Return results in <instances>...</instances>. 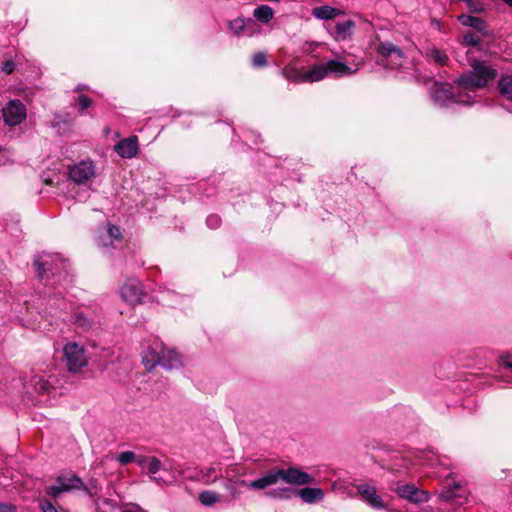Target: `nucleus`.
Segmentation results:
<instances>
[{
	"instance_id": "5701e85b",
	"label": "nucleus",
	"mask_w": 512,
	"mask_h": 512,
	"mask_svg": "<svg viewBox=\"0 0 512 512\" xmlns=\"http://www.w3.org/2000/svg\"><path fill=\"white\" fill-rule=\"evenodd\" d=\"M340 11L328 5L315 7L312 10V15L318 19L330 20L339 15Z\"/></svg>"
},
{
	"instance_id": "a878e982",
	"label": "nucleus",
	"mask_w": 512,
	"mask_h": 512,
	"mask_svg": "<svg viewBox=\"0 0 512 512\" xmlns=\"http://www.w3.org/2000/svg\"><path fill=\"white\" fill-rule=\"evenodd\" d=\"M97 512H117L118 503L110 498H102L94 504Z\"/></svg>"
},
{
	"instance_id": "e433bc0d",
	"label": "nucleus",
	"mask_w": 512,
	"mask_h": 512,
	"mask_svg": "<svg viewBox=\"0 0 512 512\" xmlns=\"http://www.w3.org/2000/svg\"><path fill=\"white\" fill-rule=\"evenodd\" d=\"M39 509L42 512H58L57 508L48 499L42 498L38 502Z\"/></svg>"
},
{
	"instance_id": "c756f323",
	"label": "nucleus",
	"mask_w": 512,
	"mask_h": 512,
	"mask_svg": "<svg viewBox=\"0 0 512 512\" xmlns=\"http://www.w3.org/2000/svg\"><path fill=\"white\" fill-rule=\"evenodd\" d=\"M31 384L34 386V389L40 394H49L52 389L51 385L41 376L32 377Z\"/></svg>"
},
{
	"instance_id": "c85d7f7f",
	"label": "nucleus",
	"mask_w": 512,
	"mask_h": 512,
	"mask_svg": "<svg viewBox=\"0 0 512 512\" xmlns=\"http://www.w3.org/2000/svg\"><path fill=\"white\" fill-rule=\"evenodd\" d=\"M199 501L204 506H213L220 501V495L215 491L206 490L199 494Z\"/></svg>"
},
{
	"instance_id": "4be33fe9",
	"label": "nucleus",
	"mask_w": 512,
	"mask_h": 512,
	"mask_svg": "<svg viewBox=\"0 0 512 512\" xmlns=\"http://www.w3.org/2000/svg\"><path fill=\"white\" fill-rule=\"evenodd\" d=\"M282 75L285 79L296 82V83H303L306 82V75L305 72L300 71L295 66L288 65L283 68Z\"/></svg>"
},
{
	"instance_id": "423d86ee",
	"label": "nucleus",
	"mask_w": 512,
	"mask_h": 512,
	"mask_svg": "<svg viewBox=\"0 0 512 512\" xmlns=\"http://www.w3.org/2000/svg\"><path fill=\"white\" fill-rule=\"evenodd\" d=\"M4 122L8 126L20 125L27 116L25 105L18 99L10 100L2 109Z\"/></svg>"
},
{
	"instance_id": "72a5a7b5",
	"label": "nucleus",
	"mask_w": 512,
	"mask_h": 512,
	"mask_svg": "<svg viewBox=\"0 0 512 512\" xmlns=\"http://www.w3.org/2000/svg\"><path fill=\"white\" fill-rule=\"evenodd\" d=\"M135 457L136 455L134 452L124 451L117 456V460L119 461L120 464L126 465L133 462L135 460Z\"/></svg>"
},
{
	"instance_id": "6e6552de",
	"label": "nucleus",
	"mask_w": 512,
	"mask_h": 512,
	"mask_svg": "<svg viewBox=\"0 0 512 512\" xmlns=\"http://www.w3.org/2000/svg\"><path fill=\"white\" fill-rule=\"evenodd\" d=\"M34 266L36 267L38 277L43 279L47 271L54 274V270H58L60 266L64 267V261L58 255L43 253L37 256Z\"/></svg>"
},
{
	"instance_id": "c9c22d12",
	"label": "nucleus",
	"mask_w": 512,
	"mask_h": 512,
	"mask_svg": "<svg viewBox=\"0 0 512 512\" xmlns=\"http://www.w3.org/2000/svg\"><path fill=\"white\" fill-rule=\"evenodd\" d=\"M107 236L110 239L109 244H113L114 240L119 241L121 238V232L119 227L111 225L108 227Z\"/></svg>"
},
{
	"instance_id": "4c0bfd02",
	"label": "nucleus",
	"mask_w": 512,
	"mask_h": 512,
	"mask_svg": "<svg viewBox=\"0 0 512 512\" xmlns=\"http://www.w3.org/2000/svg\"><path fill=\"white\" fill-rule=\"evenodd\" d=\"M472 13H480L484 10V6L481 2L475 0H464Z\"/></svg>"
},
{
	"instance_id": "a211bd4d",
	"label": "nucleus",
	"mask_w": 512,
	"mask_h": 512,
	"mask_svg": "<svg viewBox=\"0 0 512 512\" xmlns=\"http://www.w3.org/2000/svg\"><path fill=\"white\" fill-rule=\"evenodd\" d=\"M297 495L304 503L313 504L324 499V491L321 488L305 487L297 491Z\"/></svg>"
},
{
	"instance_id": "58836bf2",
	"label": "nucleus",
	"mask_w": 512,
	"mask_h": 512,
	"mask_svg": "<svg viewBox=\"0 0 512 512\" xmlns=\"http://www.w3.org/2000/svg\"><path fill=\"white\" fill-rule=\"evenodd\" d=\"M252 63L255 67H263L267 64L266 54L263 52H258L254 54L252 58Z\"/></svg>"
},
{
	"instance_id": "473e14b6",
	"label": "nucleus",
	"mask_w": 512,
	"mask_h": 512,
	"mask_svg": "<svg viewBox=\"0 0 512 512\" xmlns=\"http://www.w3.org/2000/svg\"><path fill=\"white\" fill-rule=\"evenodd\" d=\"M72 118L70 117L69 114H65V115H58L56 114L53 118V120L51 121L52 123V126L54 127H57V126H60L61 123L67 125V126H70L72 124Z\"/></svg>"
},
{
	"instance_id": "bb28decb",
	"label": "nucleus",
	"mask_w": 512,
	"mask_h": 512,
	"mask_svg": "<svg viewBox=\"0 0 512 512\" xmlns=\"http://www.w3.org/2000/svg\"><path fill=\"white\" fill-rule=\"evenodd\" d=\"M355 27V23L352 20H346L343 22H338L336 24V33L340 39H346L351 35L353 28Z\"/></svg>"
},
{
	"instance_id": "7c9ffc66",
	"label": "nucleus",
	"mask_w": 512,
	"mask_h": 512,
	"mask_svg": "<svg viewBox=\"0 0 512 512\" xmlns=\"http://www.w3.org/2000/svg\"><path fill=\"white\" fill-rule=\"evenodd\" d=\"M294 491L288 487L273 489L266 492V495L273 499H288Z\"/></svg>"
},
{
	"instance_id": "6ab92c4d",
	"label": "nucleus",
	"mask_w": 512,
	"mask_h": 512,
	"mask_svg": "<svg viewBox=\"0 0 512 512\" xmlns=\"http://www.w3.org/2000/svg\"><path fill=\"white\" fill-rule=\"evenodd\" d=\"M56 482L61 485L65 492L80 490L84 487L83 481L76 475H61L57 477Z\"/></svg>"
},
{
	"instance_id": "f704fd0d",
	"label": "nucleus",
	"mask_w": 512,
	"mask_h": 512,
	"mask_svg": "<svg viewBox=\"0 0 512 512\" xmlns=\"http://www.w3.org/2000/svg\"><path fill=\"white\" fill-rule=\"evenodd\" d=\"M45 492L48 496L52 498H57L60 494L64 493L65 491L61 487V485L56 482L55 485H50L46 487Z\"/></svg>"
},
{
	"instance_id": "37998d69",
	"label": "nucleus",
	"mask_w": 512,
	"mask_h": 512,
	"mask_svg": "<svg viewBox=\"0 0 512 512\" xmlns=\"http://www.w3.org/2000/svg\"><path fill=\"white\" fill-rule=\"evenodd\" d=\"M0 512H16V508L10 504L0 503Z\"/></svg>"
},
{
	"instance_id": "0eeeda50",
	"label": "nucleus",
	"mask_w": 512,
	"mask_h": 512,
	"mask_svg": "<svg viewBox=\"0 0 512 512\" xmlns=\"http://www.w3.org/2000/svg\"><path fill=\"white\" fill-rule=\"evenodd\" d=\"M378 53L382 57V62L392 69L401 67L405 60L403 51L392 43H381L377 48Z\"/></svg>"
},
{
	"instance_id": "9d476101",
	"label": "nucleus",
	"mask_w": 512,
	"mask_h": 512,
	"mask_svg": "<svg viewBox=\"0 0 512 512\" xmlns=\"http://www.w3.org/2000/svg\"><path fill=\"white\" fill-rule=\"evenodd\" d=\"M361 498L375 509H384L385 503L377 493L376 487L369 483H361L356 486Z\"/></svg>"
},
{
	"instance_id": "2eb2a0df",
	"label": "nucleus",
	"mask_w": 512,
	"mask_h": 512,
	"mask_svg": "<svg viewBox=\"0 0 512 512\" xmlns=\"http://www.w3.org/2000/svg\"><path fill=\"white\" fill-rule=\"evenodd\" d=\"M115 151L122 158H133L138 152V138L136 136H130L119 141L115 147Z\"/></svg>"
},
{
	"instance_id": "c03bdc74",
	"label": "nucleus",
	"mask_w": 512,
	"mask_h": 512,
	"mask_svg": "<svg viewBox=\"0 0 512 512\" xmlns=\"http://www.w3.org/2000/svg\"><path fill=\"white\" fill-rule=\"evenodd\" d=\"M3 71L6 73V74H10L13 72L14 70V63L11 62V61H6L4 64H3V67H2Z\"/></svg>"
},
{
	"instance_id": "4468645a",
	"label": "nucleus",
	"mask_w": 512,
	"mask_h": 512,
	"mask_svg": "<svg viewBox=\"0 0 512 512\" xmlns=\"http://www.w3.org/2000/svg\"><path fill=\"white\" fill-rule=\"evenodd\" d=\"M137 462L140 466H143L147 469L148 474L157 484L163 485L166 483L164 479L156 476L158 472H160L161 470H165L163 464L159 459H157L156 457L143 456L140 459H138Z\"/></svg>"
},
{
	"instance_id": "79ce46f5",
	"label": "nucleus",
	"mask_w": 512,
	"mask_h": 512,
	"mask_svg": "<svg viewBox=\"0 0 512 512\" xmlns=\"http://www.w3.org/2000/svg\"><path fill=\"white\" fill-rule=\"evenodd\" d=\"M77 101L82 110L87 109L91 105V99L86 95H80Z\"/></svg>"
},
{
	"instance_id": "8fccbe9b",
	"label": "nucleus",
	"mask_w": 512,
	"mask_h": 512,
	"mask_svg": "<svg viewBox=\"0 0 512 512\" xmlns=\"http://www.w3.org/2000/svg\"><path fill=\"white\" fill-rule=\"evenodd\" d=\"M103 241H104V245H108V242L105 239H103Z\"/></svg>"
},
{
	"instance_id": "393cba45",
	"label": "nucleus",
	"mask_w": 512,
	"mask_h": 512,
	"mask_svg": "<svg viewBox=\"0 0 512 512\" xmlns=\"http://www.w3.org/2000/svg\"><path fill=\"white\" fill-rule=\"evenodd\" d=\"M253 15L258 21L267 23L273 18L274 11L268 5H261L254 10Z\"/></svg>"
},
{
	"instance_id": "ea45409f",
	"label": "nucleus",
	"mask_w": 512,
	"mask_h": 512,
	"mask_svg": "<svg viewBox=\"0 0 512 512\" xmlns=\"http://www.w3.org/2000/svg\"><path fill=\"white\" fill-rule=\"evenodd\" d=\"M463 43L468 46H477L480 38L476 34L468 33L463 37Z\"/></svg>"
},
{
	"instance_id": "dca6fc26",
	"label": "nucleus",
	"mask_w": 512,
	"mask_h": 512,
	"mask_svg": "<svg viewBox=\"0 0 512 512\" xmlns=\"http://www.w3.org/2000/svg\"><path fill=\"white\" fill-rule=\"evenodd\" d=\"M326 68L328 76L343 77L355 74L359 70V64L352 67L338 60H329L326 62Z\"/></svg>"
},
{
	"instance_id": "39448f33",
	"label": "nucleus",
	"mask_w": 512,
	"mask_h": 512,
	"mask_svg": "<svg viewBox=\"0 0 512 512\" xmlns=\"http://www.w3.org/2000/svg\"><path fill=\"white\" fill-rule=\"evenodd\" d=\"M96 166L91 160H82L69 168V178L76 184H86L96 177Z\"/></svg>"
},
{
	"instance_id": "f8f14e48",
	"label": "nucleus",
	"mask_w": 512,
	"mask_h": 512,
	"mask_svg": "<svg viewBox=\"0 0 512 512\" xmlns=\"http://www.w3.org/2000/svg\"><path fill=\"white\" fill-rule=\"evenodd\" d=\"M421 54L430 64L446 66L449 63V56L446 51L437 48L433 44L424 47Z\"/></svg>"
},
{
	"instance_id": "cd10ccee",
	"label": "nucleus",
	"mask_w": 512,
	"mask_h": 512,
	"mask_svg": "<svg viewBox=\"0 0 512 512\" xmlns=\"http://www.w3.org/2000/svg\"><path fill=\"white\" fill-rule=\"evenodd\" d=\"M81 490L85 491L94 504L97 500L102 499L100 497L101 487L98 485L97 481H90L87 485L84 484V487H82Z\"/></svg>"
},
{
	"instance_id": "2f4dec72",
	"label": "nucleus",
	"mask_w": 512,
	"mask_h": 512,
	"mask_svg": "<svg viewBox=\"0 0 512 512\" xmlns=\"http://www.w3.org/2000/svg\"><path fill=\"white\" fill-rule=\"evenodd\" d=\"M253 21L251 19L244 20L242 18H237L229 23L230 29L235 34H240L245 30V27L247 24L252 23Z\"/></svg>"
},
{
	"instance_id": "412c9836",
	"label": "nucleus",
	"mask_w": 512,
	"mask_h": 512,
	"mask_svg": "<svg viewBox=\"0 0 512 512\" xmlns=\"http://www.w3.org/2000/svg\"><path fill=\"white\" fill-rule=\"evenodd\" d=\"M306 82H318L328 77L326 63L317 64L311 67L308 71H305Z\"/></svg>"
},
{
	"instance_id": "ddd939ff",
	"label": "nucleus",
	"mask_w": 512,
	"mask_h": 512,
	"mask_svg": "<svg viewBox=\"0 0 512 512\" xmlns=\"http://www.w3.org/2000/svg\"><path fill=\"white\" fill-rule=\"evenodd\" d=\"M222 477L221 463L212 464L209 467L200 469L193 477L194 480L210 485Z\"/></svg>"
},
{
	"instance_id": "1a4fd4ad",
	"label": "nucleus",
	"mask_w": 512,
	"mask_h": 512,
	"mask_svg": "<svg viewBox=\"0 0 512 512\" xmlns=\"http://www.w3.org/2000/svg\"><path fill=\"white\" fill-rule=\"evenodd\" d=\"M144 295L143 286L138 280H129L121 288V298L130 305L141 303Z\"/></svg>"
},
{
	"instance_id": "7ed1b4c3",
	"label": "nucleus",
	"mask_w": 512,
	"mask_h": 512,
	"mask_svg": "<svg viewBox=\"0 0 512 512\" xmlns=\"http://www.w3.org/2000/svg\"><path fill=\"white\" fill-rule=\"evenodd\" d=\"M142 362L148 371L157 365L166 369H176L181 366V356L174 349L167 348L162 342L155 341L143 352Z\"/></svg>"
},
{
	"instance_id": "f3484780",
	"label": "nucleus",
	"mask_w": 512,
	"mask_h": 512,
	"mask_svg": "<svg viewBox=\"0 0 512 512\" xmlns=\"http://www.w3.org/2000/svg\"><path fill=\"white\" fill-rule=\"evenodd\" d=\"M73 324L81 332H88L98 324L97 316L82 311L76 312L73 317Z\"/></svg>"
},
{
	"instance_id": "de8ad7c7",
	"label": "nucleus",
	"mask_w": 512,
	"mask_h": 512,
	"mask_svg": "<svg viewBox=\"0 0 512 512\" xmlns=\"http://www.w3.org/2000/svg\"><path fill=\"white\" fill-rule=\"evenodd\" d=\"M505 4L512 7V0H502Z\"/></svg>"
},
{
	"instance_id": "a18cd8bd",
	"label": "nucleus",
	"mask_w": 512,
	"mask_h": 512,
	"mask_svg": "<svg viewBox=\"0 0 512 512\" xmlns=\"http://www.w3.org/2000/svg\"><path fill=\"white\" fill-rule=\"evenodd\" d=\"M233 479H229V481L227 483H225V488L229 491H231V493L234 495V491H233V488L232 486L230 485V482H232Z\"/></svg>"
},
{
	"instance_id": "aec40b11",
	"label": "nucleus",
	"mask_w": 512,
	"mask_h": 512,
	"mask_svg": "<svg viewBox=\"0 0 512 512\" xmlns=\"http://www.w3.org/2000/svg\"><path fill=\"white\" fill-rule=\"evenodd\" d=\"M458 21L463 26L472 27V28L476 29L477 31L481 32L482 34H485V35L487 34L485 23L479 17L462 14L458 17Z\"/></svg>"
},
{
	"instance_id": "20e7f679",
	"label": "nucleus",
	"mask_w": 512,
	"mask_h": 512,
	"mask_svg": "<svg viewBox=\"0 0 512 512\" xmlns=\"http://www.w3.org/2000/svg\"><path fill=\"white\" fill-rule=\"evenodd\" d=\"M63 358L68 371L72 373L80 372L88 364L84 347L76 342H68L64 345Z\"/></svg>"
},
{
	"instance_id": "09e8293b",
	"label": "nucleus",
	"mask_w": 512,
	"mask_h": 512,
	"mask_svg": "<svg viewBox=\"0 0 512 512\" xmlns=\"http://www.w3.org/2000/svg\"><path fill=\"white\" fill-rule=\"evenodd\" d=\"M506 367L512 368V363L508 361L503 362Z\"/></svg>"
},
{
	"instance_id": "9b49d317",
	"label": "nucleus",
	"mask_w": 512,
	"mask_h": 512,
	"mask_svg": "<svg viewBox=\"0 0 512 512\" xmlns=\"http://www.w3.org/2000/svg\"><path fill=\"white\" fill-rule=\"evenodd\" d=\"M395 491L401 498L407 499L413 503H423L428 500V493L418 489L412 484L398 485Z\"/></svg>"
},
{
	"instance_id": "b1692460",
	"label": "nucleus",
	"mask_w": 512,
	"mask_h": 512,
	"mask_svg": "<svg viewBox=\"0 0 512 512\" xmlns=\"http://www.w3.org/2000/svg\"><path fill=\"white\" fill-rule=\"evenodd\" d=\"M498 87L501 95L507 100L512 101V73L502 75Z\"/></svg>"
},
{
	"instance_id": "f03ea898",
	"label": "nucleus",
	"mask_w": 512,
	"mask_h": 512,
	"mask_svg": "<svg viewBox=\"0 0 512 512\" xmlns=\"http://www.w3.org/2000/svg\"><path fill=\"white\" fill-rule=\"evenodd\" d=\"M279 480L290 485L304 486L312 484L315 479L312 475L296 467H290L288 469L274 468L260 478L250 481L248 486L251 490H264L277 484Z\"/></svg>"
},
{
	"instance_id": "f257e3e1",
	"label": "nucleus",
	"mask_w": 512,
	"mask_h": 512,
	"mask_svg": "<svg viewBox=\"0 0 512 512\" xmlns=\"http://www.w3.org/2000/svg\"><path fill=\"white\" fill-rule=\"evenodd\" d=\"M497 76V71L484 63L477 62L473 70L459 77L457 80L459 94L452 91V87L445 83H435L431 89L433 101L440 106H448L451 103L471 104L468 99L462 97V92H474L478 88L486 86L489 80Z\"/></svg>"
},
{
	"instance_id": "49530a36",
	"label": "nucleus",
	"mask_w": 512,
	"mask_h": 512,
	"mask_svg": "<svg viewBox=\"0 0 512 512\" xmlns=\"http://www.w3.org/2000/svg\"><path fill=\"white\" fill-rule=\"evenodd\" d=\"M249 483H250V482H246V481H244V480H242V481L240 482V484H241L242 486H246V487H248L249 489H251V488L248 486V484H249Z\"/></svg>"
},
{
	"instance_id": "a19ab883",
	"label": "nucleus",
	"mask_w": 512,
	"mask_h": 512,
	"mask_svg": "<svg viewBox=\"0 0 512 512\" xmlns=\"http://www.w3.org/2000/svg\"><path fill=\"white\" fill-rule=\"evenodd\" d=\"M206 223L207 225L212 228V229H216L220 226L221 224V219L219 216L217 215H210L208 216L207 220H206Z\"/></svg>"
}]
</instances>
